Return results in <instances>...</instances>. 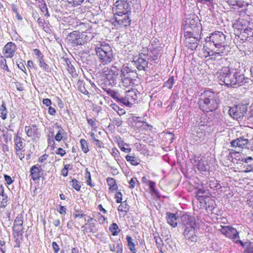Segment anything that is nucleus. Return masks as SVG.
<instances>
[{
	"label": "nucleus",
	"instance_id": "obj_39",
	"mask_svg": "<svg viewBox=\"0 0 253 253\" xmlns=\"http://www.w3.org/2000/svg\"><path fill=\"white\" fill-rule=\"evenodd\" d=\"M121 203V204L118 207V211L122 212H127L129 210V208L126 201L122 202Z\"/></svg>",
	"mask_w": 253,
	"mask_h": 253
},
{
	"label": "nucleus",
	"instance_id": "obj_44",
	"mask_svg": "<svg viewBox=\"0 0 253 253\" xmlns=\"http://www.w3.org/2000/svg\"><path fill=\"white\" fill-rule=\"evenodd\" d=\"M210 186L214 190H217L221 188V186L219 184V182L217 180L210 181Z\"/></svg>",
	"mask_w": 253,
	"mask_h": 253
},
{
	"label": "nucleus",
	"instance_id": "obj_53",
	"mask_svg": "<svg viewBox=\"0 0 253 253\" xmlns=\"http://www.w3.org/2000/svg\"><path fill=\"white\" fill-rule=\"evenodd\" d=\"M154 239H155V242L157 248L159 249L162 248V247L164 245V243L161 238L160 237L155 236Z\"/></svg>",
	"mask_w": 253,
	"mask_h": 253
},
{
	"label": "nucleus",
	"instance_id": "obj_11",
	"mask_svg": "<svg viewBox=\"0 0 253 253\" xmlns=\"http://www.w3.org/2000/svg\"><path fill=\"white\" fill-rule=\"evenodd\" d=\"M246 22H247V21L239 22L235 25L237 28L240 30V34L238 35V37L243 41L247 40L249 37L253 34L252 29L251 27H245Z\"/></svg>",
	"mask_w": 253,
	"mask_h": 253
},
{
	"label": "nucleus",
	"instance_id": "obj_6",
	"mask_svg": "<svg viewBox=\"0 0 253 253\" xmlns=\"http://www.w3.org/2000/svg\"><path fill=\"white\" fill-rule=\"evenodd\" d=\"M114 5L115 6L113 8L114 16H123L125 14L129 15L131 12L130 5L127 1L117 0L114 3Z\"/></svg>",
	"mask_w": 253,
	"mask_h": 253
},
{
	"label": "nucleus",
	"instance_id": "obj_20",
	"mask_svg": "<svg viewBox=\"0 0 253 253\" xmlns=\"http://www.w3.org/2000/svg\"><path fill=\"white\" fill-rule=\"evenodd\" d=\"M12 231L13 232L14 238L16 243H20L23 240V227L13 226Z\"/></svg>",
	"mask_w": 253,
	"mask_h": 253
},
{
	"label": "nucleus",
	"instance_id": "obj_16",
	"mask_svg": "<svg viewBox=\"0 0 253 253\" xmlns=\"http://www.w3.org/2000/svg\"><path fill=\"white\" fill-rule=\"evenodd\" d=\"M16 50V45L11 42H7L3 48V54L6 58H12Z\"/></svg>",
	"mask_w": 253,
	"mask_h": 253
},
{
	"label": "nucleus",
	"instance_id": "obj_7",
	"mask_svg": "<svg viewBox=\"0 0 253 253\" xmlns=\"http://www.w3.org/2000/svg\"><path fill=\"white\" fill-rule=\"evenodd\" d=\"M184 36L185 38L184 43L189 49L191 50H196L199 45V42L201 39V34H198V36L191 32H184Z\"/></svg>",
	"mask_w": 253,
	"mask_h": 253
},
{
	"label": "nucleus",
	"instance_id": "obj_9",
	"mask_svg": "<svg viewBox=\"0 0 253 253\" xmlns=\"http://www.w3.org/2000/svg\"><path fill=\"white\" fill-rule=\"evenodd\" d=\"M198 228L196 226L185 228L183 231L186 243L187 245H193L198 241L197 231Z\"/></svg>",
	"mask_w": 253,
	"mask_h": 253
},
{
	"label": "nucleus",
	"instance_id": "obj_30",
	"mask_svg": "<svg viewBox=\"0 0 253 253\" xmlns=\"http://www.w3.org/2000/svg\"><path fill=\"white\" fill-rule=\"evenodd\" d=\"M120 77L127 75L128 74H136V71L133 70L127 66H123L120 71Z\"/></svg>",
	"mask_w": 253,
	"mask_h": 253
},
{
	"label": "nucleus",
	"instance_id": "obj_61",
	"mask_svg": "<svg viewBox=\"0 0 253 253\" xmlns=\"http://www.w3.org/2000/svg\"><path fill=\"white\" fill-rule=\"evenodd\" d=\"M139 183L138 181L137 180L136 178L132 177L129 181V188L130 189L134 188L135 187V184L136 182Z\"/></svg>",
	"mask_w": 253,
	"mask_h": 253
},
{
	"label": "nucleus",
	"instance_id": "obj_56",
	"mask_svg": "<svg viewBox=\"0 0 253 253\" xmlns=\"http://www.w3.org/2000/svg\"><path fill=\"white\" fill-rule=\"evenodd\" d=\"M95 135L94 132H91L90 133V136L91 137L92 140L95 142V145L99 147H101L100 141L95 137Z\"/></svg>",
	"mask_w": 253,
	"mask_h": 253
},
{
	"label": "nucleus",
	"instance_id": "obj_21",
	"mask_svg": "<svg viewBox=\"0 0 253 253\" xmlns=\"http://www.w3.org/2000/svg\"><path fill=\"white\" fill-rule=\"evenodd\" d=\"M166 218L167 222L172 227H176L177 226L178 217L176 216V213L167 212Z\"/></svg>",
	"mask_w": 253,
	"mask_h": 253
},
{
	"label": "nucleus",
	"instance_id": "obj_10",
	"mask_svg": "<svg viewBox=\"0 0 253 253\" xmlns=\"http://www.w3.org/2000/svg\"><path fill=\"white\" fill-rule=\"evenodd\" d=\"M221 232L226 237L232 239L236 243H239L243 247L245 246V244L241 240H238L239 238V233L236 229L229 226H223L221 229Z\"/></svg>",
	"mask_w": 253,
	"mask_h": 253
},
{
	"label": "nucleus",
	"instance_id": "obj_32",
	"mask_svg": "<svg viewBox=\"0 0 253 253\" xmlns=\"http://www.w3.org/2000/svg\"><path fill=\"white\" fill-rule=\"evenodd\" d=\"M109 230L111 232L113 236H117L120 232L121 230L119 228V227L117 223H113L109 227Z\"/></svg>",
	"mask_w": 253,
	"mask_h": 253
},
{
	"label": "nucleus",
	"instance_id": "obj_12",
	"mask_svg": "<svg viewBox=\"0 0 253 253\" xmlns=\"http://www.w3.org/2000/svg\"><path fill=\"white\" fill-rule=\"evenodd\" d=\"M247 111V107L245 105H238L230 107L228 111L229 115L234 119L242 118Z\"/></svg>",
	"mask_w": 253,
	"mask_h": 253
},
{
	"label": "nucleus",
	"instance_id": "obj_31",
	"mask_svg": "<svg viewBox=\"0 0 253 253\" xmlns=\"http://www.w3.org/2000/svg\"><path fill=\"white\" fill-rule=\"evenodd\" d=\"M15 143V148L16 152H19L22 150L23 148V142L20 137L16 135L14 139Z\"/></svg>",
	"mask_w": 253,
	"mask_h": 253
},
{
	"label": "nucleus",
	"instance_id": "obj_57",
	"mask_svg": "<svg viewBox=\"0 0 253 253\" xmlns=\"http://www.w3.org/2000/svg\"><path fill=\"white\" fill-rule=\"evenodd\" d=\"M0 66H1V68L4 70H6L8 72H9V68L8 67V66L6 64V59H3V60H1L0 62Z\"/></svg>",
	"mask_w": 253,
	"mask_h": 253
},
{
	"label": "nucleus",
	"instance_id": "obj_22",
	"mask_svg": "<svg viewBox=\"0 0 253 253\" xmlns=\"http://www.w3.org/2000/svg\"><path fill=\"white\" fill-rule=\"evenodd\" d=\"M134 66L138 70L146 71L148 65V62L144 58L139 57L135 61H133Z\"/></svg>",
	"mask_w": 253,
	"mask_h": 253
},
{
	"label": "nucleus",
	"instance_id": "obj_40",
	"mask_svg": "<svg viewBox=\"0 0 253 253\" xmlns=\"http://www.w3.org/2000/svg\"><path fill=\"white\" fill-rule=\"evenodd\" d=\"M121 83L125 87L129 86L133 84V80L131 78L121 79Z\"/></svg>",
	"mask_w": 253,
	"mask_h": 253
},
{
	"label": "nucleus",
	"instance_id": "obj_1",
	"mask_svg": "<svg viewBox=\"0 0 253 253\" xmlns=\"http://www.w3.org/2000/svg\"><path fill=\"white\" fill-rule=\"evenodd\" d=\"M226 36L223 32L215 31L206 39V46L210 51L208 55L212 60H218L228 54L229 46L226 42Z\"/></svg>",
	"mask_w": 253,
	"mask_h": 253
},
{
	"label": "nucleus",
	"instance_id": "obj_51",
	"mask_svg": "<svg viewBox=\"0 0 253 253\" xmlns=\"http://www.w3.org/2000/svg\"><path fill=\"white\" fill-rule=\"evenodd\" d=\"M247 244L246 248L245 250V253H253V242H249V243L246 242Z\"/></svg>",
	"mask_w": 253,
	"mask_h": 253
},
{
	"label": "nucleus",
	"instance_id": "obj_37",
	"mask_svg": "<svg viewBox=\"0 0 253 253\" xmlns=\"http://www.w3.org/2000/svg\"><path fill=\"white\" fill-rule=\"evenodd\" d=\"M39 61V66L44 71L47 72L50 71V68L49 65L44 62L43 57L42 59H40Z\"/></svg>",
	"mask_w": 253,
	"mask_h": 253
},
{
	"label": "nucleus",
	"instance_id": "obj_45",
	"mask_svg": "<svg viewBox=\"0 0 253 253\" xmlns=\"http://www.w3.org/2000/svg\"><path fill=\"white\" fill-rule=\"evenodd\" d=\"M194 139L195 140L197 143H201L204 139V135L202 132H197V134L194 136Z\"/></svg>",
	"mask_w": 253,
	"mask_h": 253
},
{
	"label": "nucleus",
	"instance_id": "obj_47",
	"mask_svg": "<svg viewBox=\"0 0 253 253\" xmlns=\"http://www.w3.org/2000/svg\"><path fill=\"white\" fill-rule=\"evenodd\" d=\"M126 159L127 161L130 162L131 164L133 166H137L139 163L137 161L135 157L127 155L126 156Z\"/></svg>",
	"mask_w": 253,
	"mask_h": 253
},
{
	"label": "nucleus",
	"instance_id": "obj_2",
	"mask_svg": "<svg viewBox=\"0 0 253 253\" xmlns=\"http://www.w3.org/2000/svg\"><path fill=\"white\" fill-rule=\"evenodd\" d=\"M216 76L219 84L228 87L245 85L253 82L252 80L245 77L243 74L228 67H223L217 72Z\"/></svg>",
	"mask_w": 253,
	"mask_h": 253
},
{
	"label": "nucleus",
	"instance_id": "obj_52",
	"mask_svg": "<svg viewBox=\"0 0 253 253\" xmlns=\"http://www.w3.org/2000/svg\"><path fill=\"white\" fill-rule=\"evenodd\" d=\"M72 187L77 191H79L81 189V185L80 184V182L76 179H72Z\"/></svg>",
	"mask_w": 253,
	"mask_h": 253
},
{
	"label": "nucleus",
	"instance_id": "obj_58",
	"mask_svg": "<svg viewBox=\"0 0 253 253\" xmlns=\"http://www.w3.org/2000/svg\"><path fill=\"white\" fill-rule=\"evenodd\" d=\"M67 1L70 4H72L75 6H78L81 5L84 0H67Z\"/></svg>",
	"mask_w": 253,
	"mask_h": 253
},
{
	"label": "nucleus",
	"instance_id": "obj_36",
	"mask_svg": "<svg viewBox=\"0 0 253 253\" xmlns=\"http://www.w3.org/2000/svg\"><path fill=\"white\" fill-rule=\"evenodd\" d=\"M80 142L82 151L84 153H87L89 151V149L88 148V145L86 140L84 139H81Z\"/></svg>",
	"mask_w": 253,
	"mask_h": 253
},
{
	"label": "nucleus",
	"instance_id": "obj_26",
	"mask_svg": "<svg viewBox=\"0 0 253 253\" xmlns=\"http://www.w3.org/2000/svg\"><path fill=\"white\" fill-rule=\"evenodd\" d=\"M65 61L67 66V70L71 75L72 77L73 78L77 77L78 76V74H77L73 65L72 64L71 61L68 58H67Z\"/></svg>",
	"mask_w": 253,
	"mask_h": 253
},
{
	"label": "nucleus",
	"instance_id": "obj_42",
	"mask_svg": "<svg viewBox=\"0 0 253 253\" xmlns=\"http://www.w3.org/2000/svg\"><path fill=\"white\" fill-rule=\"evenodd\" d=\"M174 82V77L170 76L167 81L164 83V86L168 87L169 89H171L172 88L173 84Z\"/></svg>",
	"mask_w": 253,
	"mask_h": 253
},
{
	"label": "nucleus",
	"instance_id": "obj_23",
	"mask_svg": "<svg viewBox=\"0 0 253 253\" xmlns=\"http://www.w3.org/2000/svg\"><path fill=\"white\" fill-rule=\"evenodd\" d=\"M99 86L106 92L111 89L114 85L110 82L106 80L102 76L101 79L99 81Z\"/></svg>",
	"mask_w": 253,
	"mask_h": 253
},
{
	"label": "nucleus",
	"instance_id": "obj_35",
	"mask_svg": "<svg viewBox=\"0 0 253 253\" xmlns=\"http://www.w3.org/2000/svg\"><path fill=\"white\" fill-rule=\"evenodd\" d=\"M118 145L120 147V149L122 151L125 152V153H129L131 151V148H126L125 147V146H128V144H126L124 142V141L123 140L120 139L118 141Z\"/></svg>",
	"mask_w": 253,
	"mask_h": 253
},
{
	"label": "nucleus",
	"instance_id": "obj_50",
	"mask_svg": "<svg viewBox=\"0 0 253 253\" xmlns=\"http://www.w3.org/2000/svg\"><path fill=\"white\" fill-rule=\"evenodd\" d=\"M117 102L125 105H127L130 103L129 99L126 97V95L125 97H123L120 95L119 99Z\"/></svg>",
	"mask_w": 253,
	"mask_h": 253
},
{
	"label": "nucleus",
	"instance_id": "obj_38",
	"mask_svg": "<svg viewBox=\"0 0 253 253\" xmlns=\"http://www.w3.org/2000/svg\"><path fill=\"white\" fill-rule=\"evenodd\" d=\"M110 107L116 111L120 116H122L126 113V111L124 109L121 108L117 104L115 103L112 104L110 105Z\"/></svg>",
	"mask_w": 253,
	"mask_h": 253
},
{
	"label": "nucleus",
	"instance_id": "obj_49",
	"mask_svg": "<svg viewBox=\"0 0 253 253\" xmlns=\"http://www.w3.org/2000/svg\"><path fill=\"white\" fill-rule=\"evenodd\" d=\"M84 177L85 178H86V184L90 186L91 187H93L94 186V184H92L91 183V175L89 171L87 170V169H86V171L84 174Z\"/></svg>",
	"mask_w": 253,
	"mask_h": 253
},
{
	"label": "nucleus",
	"instance_id": "obj_64",
	"mask_svg": "<svg viewBox=\"0 0 253 253\" xmlns=\"http://www.w3.org/2000/svg\"><path fill=\"white\" fill-rule=\"evenodd\" d=\"M150 42L151 46L153 47V48L155 47L161 48L160 46H158V45H159V41L157 39L155 38L152 39Z\"/></svg>",
	"mask_w": 253,
	"mask_h": 253
},
{
	"label": "nucleus",
	"instance_id": "obj_60",
	"mask_svg": "<svg viewBox=\"0 0 253 253\" xmlns=\"http://www.w3.org/2000/svg\"><path fill=\"white\" fill-rule=\"evenodd\" d=\"M112 121L113 124L118 127L121 126L123 123L122 120L119 118H114L113 119Z\"/></svg>",
	"mask_w": 253,
	"mask_h": 253
},
{
	"label": "nucleus",
	"instance_id": "obj_55",
	"mask_svg": "<svg viewBox=\"0 0 253 253\" xmlns=\"http://www.w3.org/2000/svg\"><path fill=\"white\" fill-rule=\"evenodd\" d=\"M253 164H244V168L246 169L244 170L245 172H249L253 171Z\"/></svg>",
	"mask_w": 253,
	"mask_h": 253
},
{
	"label": "nucleus",
	"instance_id": "obj_3",
	"mask_svg": "<svg viewBox=\"0 0 253 253\" xmlns=\"http://www.w3.org/2000/svg\"><path fill=\"white\" fill-rule=\"evenodd\" d=\"M203 95L199 101V107L201 110L208 113L213 112L218 108V100L215 97L213 92L206 90Z\"/></svg>",
	"mask_w": 253,
	"mask_h": 253
},
{
	"label": "nucleus",
	"instance_id": "obj_28",
	"mask_svg": "<svg viewBox=\"0 0 253 253\" xmlns=\"http://www.w3.org/2000/svg\"><path fill=\"white\" fill-rule=\"evenodd\" d=\"M160 47H153V50L150 51L149 57L151 61H156L158 59L159 54V51L160 50Z\"/></svg>",
	"mask_w": 253,
	"mask_h": 253
},
{
	"label": "nucleus",
	"instance_id": "obj_29",
	"mask_svg": "<svg viewBox=\"0 0 253 253\" xmlns=\"http://www.w3.org/2000/svg\"><path fill=\"white\" fill-rule=\"evenodd\" d=\"M77 87L78 90L82 93L84 95H88L89 94L88 91H87L85 84L83 81L79 80L77 83Z\"/></svg>",
	"mask_w": 253,
	"mask_h": 253
},
{
	"label": "nucleus",
	"instance_id": "obj_59",
	"mask_svg": "<svg viewBox=\"0 0 253 253\" xmlns=\"http://www.w3.org/2000/svg\"><path fill=\"white\" fill-rule=\"evenodd\" d=\"M96 217L97 218L98 222L101 224H103L106 219L104 216L102 215L99 212L96 214Z\"/></svg>",
	"mask_w": 253,
	"mask_h": 253
},
{
	"label": "nucleus",
	"instance_id": "obj_48",
	"mask_svg": "<svg viewBox=\"0 0 253 253\" xmlns=\"http://www.w3.org/2000/svg\"><path fill=\"white\" fill-rule=\"evenodd\" d=\"M197 168L200 171L206 172L209 167L204 164V162H199L197 165Z\"/></svg>",
	"mask_w": 253,
	"mask_h": 253
},
{
	"label": "nucleus",
	"instance_id": "obj_63",
	"mask_svg": "<svg viewBox=\"0 0 253 253\" xmlns=\"http://www.w3.org/2000/svg\"><path fill=\"white\" fill-rule=\"evenodd\" d=\"M34 53L37 56V58L40 60V59L42 58L43 57V55L41 53L40 50L38 49L35 48L33 50Z\"/></svg>",
	"mask_w": 253,
	"mask_h": 253
},
{
	"label": "nucleus",
	"instance_id": "obj_8",
	"mask_svg": "<svg viewBox=\"0 0 253 253\" xmlns=\"http://www.w3.org/2000/svg\"><path fill=\"white\" fill-rule=\"evenodd\" d=\"M66 41L67 42L72 46H77L84 44L83 34L78 31H74L69 33Z\"/></svg>",
	"mask_w": 253,
	"mask_h": 253
},
{
	"label": "nucleus",
	"instance_id": "obj_18",
	"mask_svg": "<svg viewBox=\"0 0 253 253\" xmlns=\"http://www.w3.org/2000/svg\"><path fill=\"white\" fill-rule=\"evenodd\" d=\"M248 142L247 139L244 138L243 137H240L233 140L230 143L231 147L242 149L246 147Z\"/></svg>",
	"mask_w": 253,
	"mask_h": 253
},
{
	"label": "nucleus",
	"instance_id": "obj_14",
	"mask_svg": "<svg viewBox=\"0 0 253 253\" xmlns=\"http://www.w3.org/2000/svg\"><path fill=\"white\" fill-rule=\"evenodd\" d=\"M102 76L106 80L110 82L114 85L117 84V80L118 78L119 73V70H109L108 68H104L102 70Z\"/></svg>",
	"mask_w": 253,
	"mask_h": 253
},
{
	"label": "nucleus",
	"instance_id": "obj_54",
	"mask_svg": "<svg viewBox=\"0 0 253 253\" xmlns=\"http://www.w3.org/2000/svg\"><path fill=\"white\" fill-rule=\"evenodd\" d=\"M85 216H86V214H84L82 211H79V210H76L75 211V212L73 214V216L75 218H78V217L83 218V217H84Z\"/></svg>",
	"mask_w": 253,
	"mask_h": 253
},
{
	"label": "nucleus",
	"instance_id": "obj_15",
	"mask_svg": "<svg viewBox=\"0 0 253 253\" xmlns=\"http://www.w3.org/2000/svg\"><path fill=\"white\" fill-rule=\"evenodd\" d=\"M25 131L27 136L32 137L34 141H37L39 140L41 134L38 131V128L36 125L26 126Z\"/></svg>",
	"mask_w": 253,
	"mask_h": 253
},
{
	"label": "nucleus",
	"instance_id": "obj_43",
	"mask_svg": "<svg viewBox=\"0 0 253 253\" xmlns=\"http://www.w3.org/2000/svg\"><path fill=\"white\" fill-rule=\"evenodd\" d=\"M107 94L112 97L114 99L116 100V101L119 99L120 94L112 89H110L107 92Z\"/></svg>",
	"mask_w": 253,
	"mask_h": 253
},
{
	"label": "nucleus",
	"instance_id": "obj_5",
	"mask_svg": "<svg viewBox=\"0 0 253 253\" xmlns=\"http://www.w3.org/2000/svg\"><path fill=\"white\" fill-rule=\"evenodd\" d=\"M184 32H191L195 36L202 33V25L198 16L195 14L187 15L185 18Z\"/></svg>",
	"mask_w": 253,
	"mask_h": 253
},
{
	"label": "nucleus",
	"instance_id": "obj_19",
	"mask_svg": "<svg viewBox=\"0 0 253 253\" xmlns=\"http://www.w3.org/2000/svg\"><path fill=\"white\" fill-rule=\"evenodd\" d=\"M42 166L39 164L35 165L30 168V175L34 180H39L41 177L40 174L42 171Z\"/></svg>",
	"mask_w": 253,
	"mask_h": 253
},
{
	"label": "nucleus",
	"instance_id": "obj_46",
	"mask_svg": "<svg viewBox=\"0 0 253 253\" xmlns=\"http://www.w3.org/2000/svg\"><path fill=\"white\" fill-rule=\"evenodd\" d=\"M64 130L60 126V129L55 136V139L57 141L60 142L63 139L62 134H64Z\"/></svg>",
	"mask_w": 253,
	"mask_h": 253
},
{
	"label": "nucleus",
	"instance_id": "obj_4",
	"mask_svg": "<svg viewBox=\"0 0 253 253\" xmlns=\"http://www.w3.org/2000/svg\"><path fill=\"white\" fill-rule=\"evenodd\" d=\"M95 50L96 56L103 65H107L112 61L114 56L109 44L99 42L97 44Z\"/></svg>",
	"mask_w": 253,
	"mask_h": 253
},
{
	"label": "nucleus",
	"instance_id": "obj_24",
	"mask_svg": "<svg viewBox=\"0 0 253 253\" xmlns=\"http://www.w3.org/2000/svg\"><path fill=\"white\" fill-rule=\"evenodd\" d=\"M83 34V37L85 43L88 41L92 40L96 34L95 32H92V29H88L85 31L82 32Z\"/></svg>",
	"mask_w": 253,
	"mask_h": 253
},
{
	"label": "nucleus",
	"instance_id": "obj_17",
	"mask_svg": "<svg viewBox=\"0 0 253 253\" xmlns=\"http://www.w3.org/2000/svg\"><path fill=\"white\" fill-rule=\"evenodd\" d=\"M181 223L185 228L196 226V220L194 216L188 214H183L181 217Z\"/></svg>",
	"mask_w": 253,
	"mask_h": 253
},
{
	"label": "nucleus",
	"instance_id": "obj_27",
	"mask_svg": "<svg viewBox=\"0 0 253 253\" xmlns=\"http://www.w3.org/2000/svg\"><path fill=\"white\" fill-rule=\"evenodd\" d=\"M126 240L127 243V246L130 251L132 253H136L137 250L135 248V244L133 242V239L129 235H127L126 236Z\"/></svg>",
	"mask_w": 253,
	"mask_h": 253
},
{
	"label": "nucleus",
	"instance_id": "obj_13",
	"mask_svg": "<svg viewBox=\"0 0 253 253\" xmlns=\"http://www.w3.org/2000/svg\"><path fill=\"white\" fill-rule=\"evenodd\" d=\"M128 15L125 14L123 16H114V18L112 19V24L117 27H125L129 26L131 20Z\"/></svg>",
	"mask_w": 253,
	"mask_h": 253
},
{
	"label": "nucleus",
	"instance_id": "obj_41",
	"mask_svg": "<svg viewBox=\"0 0 253 253\" xmlns=\"http://www.w3.org/2000/svg\"><path fill=\"white\" fill-rule=\"evenodd\" d=\"M85 225L88 226V227H87V230L88 232L95 233L97 232V229L95 227V223L87 222L85 223Z\"/></svg>",
	"mask_w": 253,
	"mask_h": 253
},
{
	"label": "nucleus",
	"instance_id": "obj_33",
	"mask_svg": "<svg viewBox=\"0 0 253 253\" xmlns=\"http://www.w3.org/2000/svg\"><path fill=\"white\" fill-rule=\"evenodd\" d=\"M23 215L22 213L18 214L14 220L13 226L23 227Z\"/></svg>",
	"mask_w": 253,
	"mask_h": 253
},
{
	"label": "nucleus",
	"instance_id": "obj_62",
	"mask_svg": "<svg viewBox=\"0 0 253 253\" xmlns=\"http://www.w3.org/2000/svg\"><path fill=\"white\" fill-rule=\"evenodd\" d=\"M236 6L239 8L245 7L247 5V3L244 0H237Z\"/></svg>",
	"mask_w": 253,
	"mask_h": 253
},
{
	"label": "nucleus",
	"instance_id": "obj_34",
	"mask_svg": "<svg viewBox=\"0 0 253 253\" xmlns=\"http://www.w3.org/2000/svg\"><path fill=\"white\" fill-rule=\"evenodd\" d=\"M126 97L129 99V101H134L137 99V95L135 90H129L126 92Z\"/></svg>",
	"mask_w": 253,
	"mask_h": 253
},
{
	"label": "nucleus",
	"instance_id": "obj_25",
	"mask_svg": "<svg viewBox=\"0 0 253 253\" xmlns=\"http://www.w3.org/2000/svg\"><path fill=\"white\" fill-rule=\"evenodd\" d=\"M0 195L3 197L0 203V207L5 208L7 206L8 198L7 195L4 193V187L2 185L0 186Z\"/></svg>",
	"mask_w": 253,
	"mask_h": 253
}]
</instances>
